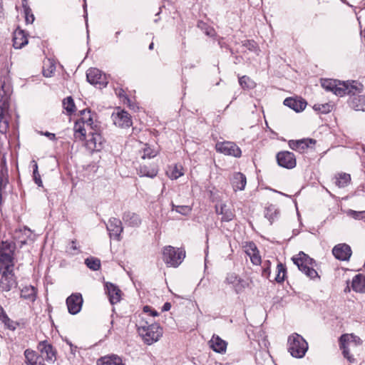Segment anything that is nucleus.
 <instances>
[{
    "label": "nucleus",
    "instance_id": "10",
    "mask_svg": "<svg viewBox=\"0 0 365 365\" xmlns=\"http://www.w3.org/2000/svg\"><path fill=\"white\" fill-rule=\"evenodd\" d=\"M111 118L114 125L120 128H128L133 124L130 115L124 110H118L114 112Z\"/></svg>",
    "mask_w": 365,
    "mask_h": 365
},
{
    "label": "nucleus",
    "instance_id": "55",
    "mask_svg": "<svg viewBox=\"0 0 365 365\" xmlns=\"http://www.w3.org/2000/svg\"><path fill=\"white\" fill-rule=\"evenodd\" d=\"M81 120L83 124L86 123L88 126H91V128H92V124L93 123V121L91 115L88 116V118H86L85 117H81Z\"/></svg>",
    "mask_w": 365,
    "mask_h": 365
},
{
    "label": "nucleus",
    "instance_id": "31",
    "mask_svg": "<svg viewBox=\"0 0 365 365\" xmlns=\"http://www.w3.org/2000/svg\"><path fill=\"white\" fill-rule=\"evenodd\" d=\"M138 174L140 176L153 178L158 174L156 166L148 167L147 165H140L138 170Z\"/></svg>",
    "mask_w": 365,
    "mask_h": 365
},
{
    "label": "nucleus",
    "instance_id": "9",
    "mask_svg": "<svg viewBox=\"0 0 365 365\" xmlns=\"http://www.w3.org/2000/svg\"><path fill=\"white\" fill-rule=\"evenodd\" d=\"M216 150L226 155L240 158L242 155L240 148L231 141L218 142L215 145Z\"/></svg>",
    "mask_w": 365,
    "mask_h": 365
},
{
    "label": "nucleus",
    "instance_id": "29",
    "mask_svg": "<svg viewBox=\"0 0 365 365\" xmlns=\"http://www.w3.org/2000/svg\"><path fill=\"white\" fill-rule=\"evenodd\" d=\"M36 289L34 286H26L21 290V297L33 302L36 300Z\"/></svg>",
    "mask_w": 365,
    "mask_h": 365
},
{
    "label": "nucleus",
    "instance_id": "8",
    "mask_svg": "<svg viewBox=\"0 0 365 365\" xmlns=\"http://www.w3.org/2000/svg\"><path fill=\"white\" fill-rule=\"evenodd\" d=\"M87 81L99 88L106 87L108 81L106 75L96 68H91L86 72Z\"/></svg>",
    "mask_w": 365,
    "mask_h": 365
},
{
    "label": "nucleus",
    "instance_id": "37",
    "mask_svg": "<svg viewBox=\"0 0 365 365\" xmlns=\"http://www.w3.org/2000/svg\"><path fill=\"white\" fill-rule=\"evenodd\" d=\"M278 214L279 212L275 208V207L274 205H270L266 208L264 216L272 223L273 220L277 217Z\"/></svg>",
    "mask_w": 365,
    "mask_h": 365
},
{
    "label": "nucleus",
    "instance_id": "23",
    "mask_svg": "<svg viewBox=\"0 0 365 365\" xmlns=\"http://www.w3.org/2000/svg\"><path fill=\"white\" fill-rule=\"evenodd\" d=\"M284 105L293 109L296 112H300L306 108L307 102L303 99L287 98L284 101Z\"/></svg>",
    "mask_w": 365,
    "mask_h": 365
},
{
    "label": "nucleus",
    "instance_id": "34",
    "mask_svg": "<svg viewBox=\"0 0 365 365\" xmlns=\"http://www.w3.org/2000/svg\"><path fill=\"white\" fill-rule=\"evenodd\" d=\"M85 264L89 269L93 271H97L101 267L100 259L93 257L86 258L85 259Z\"/></svg>",
    "mask_w": 365,
    "mask_h": 365
},
{
    "label": "nucleus",
    "instance_id": "17",
    "mask_svg": "<svg viewBox=\"0 0 365 365\" xmlns=\"http://www.w3.org/2000/svg\"><path fill=\"white\" fill-rule=\"evenodd\" d=\"M105 288L110 304H115L120 302L121 291L118 287L113 283L106 282L105 284Z\"/></svg>",
    "mask_w": 365,
    "mask_h": 365
},
{
    "label": "nucleus",
    "instance_id": "57",
    "mask_svg": "<svg viewBox=\"0 0 365 365\" xmlns=\"http://www.w3.org/2000/svg\"><path fill=\"white\" fill-rule=\"evenodd\" d=\"M43 135H44L45 136L48 137L50 140H56V135L54 133H49L48 131L45 132V133H42Z\"/></svg>",
    "mask_w": 365,
    "mask_h": 365
},
{
    "label": "nucleus",
    "instance_id": "26",
    "mask_svg": "<svg viewBox=\"0 0 365 365\" xmlns=\"http://www.w3.org/2000/svg\"><path fill=\"white\" fill-rule=\"evenodd\" d=\"M247 183V179L244 174L236 173L232 179V185L235 191L243 190Z\"/></svg>",
    "mask_w": 365,
    "mask_h": 365
},
{
    "label": "nucleus",
    "instance_id": "15",
    "mask_svg": "<svg viewBox=\"0 0 365 365\" xmlns=\"http://www.w3.org/2000/svg\"><path fill=\"white\" fill-rule=\"evenodd\" d=\"M38 349L41 356L47 361L54 362L56 359V351L53 346L46 341L39 342Z\"/></svg>",
    "mask_w": 365,
    "mask_h": 365
},
{
    "label": "nucleus",
    "instance_id": "59",
    "mask_svg": "<svg viewBox=\"0 0 365 365\" xmlns=\"http://www.w3.org/2000/svg\"><path fill=\"white\" fill-rule=\"evenodd\" d=\"M90 113H91L90 110L85 109V110H83L81 111V115H82V117H85L86 118H88V116H89Z\"/></svg>",
    "mask_w": 365,
    "mask_h": 365
},
{
    "label": "nucleus",
    "instance_id": "13",
    "mask_svg": "<svg viewBox=\"0 0 365 365\" xmlns=\"http://www.w3.org/2000/svg\"><path fill=\"white\" fill-rule=\"evenodd\" d=\"M225 282L231 284L237 294L242 292L250 285L247 280L238 277L235 273L228 274L225 279Z\"/></svg>",
    "mask_w": 365,
    "mask_h": 365
},
{
    "label": "nucleus",
    "instance_id": "45",
    "mask_svg": "<svg viewBox=\"0 0 365 365\" xmlns=\"http://www.w3.org/2000/svg\"><path fill=\"white\" fill-rule=\"evenodd\" d=\"M0 320L8 328H11V324L13 322L6 314L3 307L0 305Z\"/></svg>",
    "mask_w": 365,
    "mask_h": 365
},
{
    "label": "nucleus",
    "instance_id": "46",
    "mask_svg": "<svg viewBox=\"0 0 365 365\" xmlns=\"http://www.w3.org/2000/svg\"><path fill=\"white\" fill-rule=\"evenodd\" d=\"M74 130L76 133H79L82 138H81V140H83L86 137V129L83 127V124L82 122H76L74 125Z\"/></svg>",
    "mask_w": 365,
    "mask_h": 365
},
{
    "label": "nucleus",
    "instance_id": "30",
    "mask_svg": "<svg viewBox=\"0 0 365 365\" xmlns=\"http://www.w3.org/2000/svg\"><path fill=\"white\" fill-rule=\"evenodd\" d=\"M123 220L125 223L132 227H138L141 223L140 217L137 214L131 212H125Z\"/></svg>",
    "mask_w": 365,
    "mask_h": 365
},
{
    "label": "nucleus",
    "instance_id": "48",
    "mask_svg": "<svg viewBox=\"0 0 365 365\" xmlns=\"http://www.w3.org/2000/svg\"><path fill=\"white\" fill-rule=\"evenodd\" d=\"M252 245L254 246V248L252 249V255H251V254L249 253V255H250V259H251L252 262L254 264L257 265V264H260V262H261V257L258 253H256V251H257L256 246L254 244Z\"/></svg>",
    "mask_w": 365,
    "mask_h": 365
},
{
    "label": "nucleus",
    "instance_id": "3",
    "mask_svg": "<svg viewBox=\"0 0 365 365\" xmlns=\"http://www.w3.org/2000/svg\"><path fill=\"white\" fill-rule=\"evenodd\" d=\"M322 86L336 96H343L346 94H354L359 90L361 83L356 81L349 83V81L341 82L332 79H324L322 81Z\"/></svg>",
    "mask_w": 365,
    "mask_h": 365
},
{
    "label": "nucleus",
    "instance_id": "4",
    "mask_svg": "<svg viewBox=\"0 0 365 365\" xmlns=\"http://www.w3.org/2000/svg\"><path fill=\"white\" fill-rule=\"evenodd\" d=\"M292 261L299 269L310 279L319 277L317 272L313 267L314 259L303 252H300L297 255L294 256Z\"/></svg>",
    "mask_w": 365,
    "mask_h": 365
},
{
    "label": "nucleus",
    "instance_id": "63",
    "mask_svg": "<svg viewBox=\"0 0 365 365\" xmlns=\"http://www.w3.org/2000/svg\"><path fill=\"white\" fill-rule=\"evenodd\" d=\"M216 213L221 215V207L219 208L217 205L215 206Z\"/></svg>",
    "mask_w": 365,
    "mask_h": 365
},
{
    "label": "nucleus",
    "instance_id": "14",
    "mask_svg": "<svg viewBox=\"0 0 365 365\" xmlns=\"http://www.w3.org/2000/svg\"><path fill=\"white\" fill-rule=\"evenodd\" d=\"M332 254L339 260L348 261L352 255V250L349 245L340 243L333 247Z\"/></svg>",
    "mask_w": 365,
    "mask_h": 365
},
{
    "label": "nucleus",
    "instance_id": "5",
    "mask_svg": "<svg viewBox=\"0 0 365 365\" xmlns=\"http://www.w3.org/2000/svg\"><path fill=\"white\" fill-rule=\"evenodd\" d=\"M138 331L144 341L150 345L157 341L163 334V331L158 324L148 325V322L138 325Z\"/></svg>",
    "mask_w": 365,
    "mask_h": 365
},
{
    "label": "nucleus",
    "instance_id": "7",
    "mask_svg": "<svg viewBox=\"0 0 365 365\" xmlns=\"http://www.w3.org/2000/svg\"><path fill=\"white\" fill-rule=\"evenodd\" d=\"M163 261L170 267H178L185 257V252L182 249H175L172 246H166L163 252Z\"/></svg>",
    "mask_w": 365,
    "mask_h": 365
},
{
    "label": "nucleus",
    "instance_id": "49",
    "mask_svg": "<svg viewBox=\"0 0 365 365\" xmlns=\"http://www.w3.org/2000/svg\"><path fill=\"white\" fill-rule=\"evenodd\" d=\"M344 335H346V336H349V343L350 344V346L352 344L354 346H356L361 343V339L359 336L354 335L353 334H344Z\"/></svg>",
    "mask_w": 365,
    "mask_h": 365
},
{
    "label": "nucleus",
    "instance_id": "50",
    "mask_svg": "<svg viewBox=\"0 0 365 365\" xmlns=\"http://www.w3.org/2000/svg\"><path fill=\"white\" fill-rule=\"evenodd\" d=\"M55 70V65L50 63L48 68H45V67H43V75L46 78L51 77Z\"/></svg>",
    "mask_w": 365,
    "mask_h": 365
},
{
    "label": "nucleus",
    "instance_id": "35",
    "mask_svg": "<svg viewBox=\"0 0 365 365\" xmlns=\"http://www.w3.org/2000/svg\"><path fill=\"white\" fill-rule=\"evenodd\" d=\"M197 26L200 30L203 31L204 33L208 36L213 37L216 35L215 29L212 27L208 26L206 23H205L202 21H199L197 22Z\"/></svg>",
    "mask_w": 365,
    "mask_h": 365
},
{
    "label": "nucleus",
    "instance_id": "60",
    "mask_svg": "<svg viewBox=\"0 0 365 365\" xmlns=\"http://www.w3.org/2000/svg\"><path fill=\"white\" fill-rule=\"evenodd\" d=\"M70 249L73 250V251H76L78 250L77 247H76V240H72L71 242V247H70Z\"/></svg>",
    "mask_w": 365,
    "mask_h": 365
},
{
    "label": "nucleus",
    "instance_id": "62",
    "mask_svg": "<svg viewBox=\"0 0 365 365\" xmlns=\"http://www.w3.org/2000/svg\"><path fill=\"white\" fill-rule=\"evenodd\" d=\"M144 312H150L151 308L149 306H145L143 307Z\"/></svg>",
    "mask_w": 365,
    "mask_h": 365
},
{
    "label": "nucleus",
    "instance_id": "19",
    "mask_svg": "<svg viewBox=\"0 0 365 365\" xmlns=\"http://www.w3.org/2000/svg\"><path fill=\"white\" fill-rule=\"evenodd\" d=\"M349 337L346 335H341L339 338V348L342 350V354L350 363H354L355 359L350 354V344L349 343Z\"/></svg>",
    "mask_w": 365,
    "mask_h": 365
},
{
    "label": "nucleus",
    "instance_id": "2",
    "mask_svg": "<svg viewBox=\"0 0 365 365\" xmlns=\"http://www.w3.org/2000/svg\"><path fill=\"white\" fill-rule=\"evenodd\" d=\"M11 93V86L6 80L0 78V133L4 134L9 128L6 117L9 107V96Z\"/></svg>",
    "mask_w": 365,
    "mask_h": 365
},
{
    "label": "nucleus",
    "instance_id": "38",
    "mask_svg": "<svg viewBox=\"0 0 365 365\" xmlns=\"http://www.w3.org/2000/svg\"><path fill=\"white\" fill-rule=\"evenodd\" d=\"M63 106L64 109L67 111L68 114H71L75 110V104L73 98L69 96L65 98L63 101Z\"/></svg>",
    "mask_w": 365,
    "mask_h": 365
},
{
    "label": "nucleus",
    "instance_id": "12",
    "mask_svg": "<svg viewBox=\"0 0 365 365\" xmlns=\"http://www.w3.org/2000/svg\"><path fill=\"white\" fill-rule=\"evenodd\" d=\"M83 297L80 293L72 294L66 299V305L71 314H78L82 308Z\"/></svg>",
    "mask_w": 365,
    "mask_h": 365
},
{
    "label": "nucleus",
    "instance_id": "24",
    "mask_svg": "<svg viewBox=\"0 0 365 365\" xmlns=\"http://www.w3.org/2000/svg\"><path fill=\"white\" fill-rule=\"evenodd\" d=\"M28 43V38L25 32L21 29H16L14 32L13 46L15 48H21Z\"/></svg>",
    "mask_w": 365,
    "mask_h": 365
},
{
    "label": "nucleus",
    "instance_id": "44",
    "mask_svg": "<svg viewBox=\"0 0 365 365\" xmlns=\"http://www.w3.org/2000/svg\"><path fill=\"white\" fill-rule=\"evenodd\" d=\"M156 155H157V152L155 150L152 149L147 145H145V148L143 149V151H142L141 158L143 159H145L147 158H154L155 156H156Z\"/></svg>",
    "mask_w": 365,
    "mask_h": 365
},
{
    "label": "nucleus",
    "instance_id": "58",
    "mask_svg": "<svg viewBox=\"0 0 365 365\" xmlns=\"http://www.w3.org/2000/svg\"><path fill=\"white\" fill-rule=\"evenodd\" d=\"M170 308H171V304H170V303H169V302H165V303L163 304V307H162V310H163V312H167V311H169V310L170 309Z\"/></svg>",
    "mask_w": 365,
    "mask_h": 365
},
{
    "label": "nucleus",
    "instance_id": "28",
    "mask_svg": "<svg viewBox=\"0 0 365 365\" xmlns=\"http://www.w3.org/2000/svg\"><path fill=\"white\" fill-rule=\"evenodd\" d=\"M351 287L356 292L365 293V276L358 274L354 277Z\"/></svg>",
    "mask_w": 365,
    "mask_h": 365
},
{
    "label": "nucleus",
    "instance_id": "20",
    "mask_svg": "<svg viewBox=\"0 0 365 365\" xmlns=\"http://www.w3.org/2000/svg\"><path fill=\"white\" fill-rule=\"evenodd\" d=\"M361 87V85L358 91L354 94H351L353 96L349 101V106L356 110L365 111V96H356V93L360 91Z\"/></svg>",
    "mask_w": 365,
    "mask_h": 365
},
{
    "label": "nucleus",
    "instance_id": "42",
    "mask_svg": "<svg viewBox=\"0 0 365 365\" xmlns=\"http://www.w3.org/2000/svg\"><path fill=\"white\" fill-rule=\"evenodd\" d=\"M239 83L242 88H252L255 87V83L247 76H243L239 78Z\"/></svg>",
    "mask_w": 365,
    "mask_h": 365
},
{
    "label": "nucleus",
    "instance_id": "21",
    "mask_svg": "<svg viewBox=\"0 0 365 365\" xmlns=\"http://www.w3.org/2000/svg\"><path fill=\"white\" fill-rule=\"evenodd\" d=\"M210 346L212 350L217 353H224L227 349V342L222 339L219 336L213 335L209 341Z\"/></svg>",
    "mask_w": 365,
    "mask_h": 365
},
{
    "label": "nucleus",
    "instance_id": "18",
    "mask_svg": "<svg viewBox=\"0 0 365 365\" xmlns=\"http://www.w3.org/2000/svg\"><path fill=\"white\" fill-rule=\"evenodd\" d=\"M316 140L311 138L301 139L298 140H289V146L294 150L302 153L305 149L314 145Z\"/></svg>",
    "mask_w": 365,
    "mask_h": 365
},
{
    "label": "nucleus",
    "instance_id": "32",
    "mask_svg": "<svg viewBox=\"0 0 365 365\" xmlns=\"http://www.w3.org/2000/svg\"><path fill=\"white\" fill-rule=\"evenodd\" d=\"M334 184L339 188L347 186L351 180V176L347 173H339L334 178Z\"/></svg>",
    "mask_w": 365,
    "mask_h": 365
},
{
    "label": "nucleus",
    "instance_id": "6",
    "mask_svg": "<svg viewBox=\"0 0 365 365\" xmlns=\"http://www.w3.org/2000/svg\"><path fill=\"white\" fill-rule=\"evenodd\" d=\"M288 344L289 353L295 358H302L308 349L307 342L298 334H294L289 337Z\"/></svg>",
    "mask_w": 365,
    "mask_h": 365
},
{
    "label": "nucleus",
    "instance_id": "27",
    "mask_svg": "<svg viewBox=\"0 0 365 365\" xmlns=\"http://www.w3.org/2000/svg\"><path fill=\"white\" fill-rule=\"evenodd\" d=\"M26 361L29 365H45L43 363V357L36 356L34 351L26 349L24 351Z\"/></svg>",
    "mask_w": 365,
    "mask_h": 365
},
{
    "label": "nucleus",
    "instance_id": "51",
    "mask_svg": "<svg viewBox=\"0 0 365 365\" xmlns=\"http://www.w3.org/2000/svg\"><path fill=\"white\" fill-rule=\"evenodd\" d=\"M270 262L269 261L265 262L264 267L262 269V276L266 278H269L270 275V268H269Z\"/></svg>",
    "mask_w": 365,
    "mask_h": 365
},
{
    "label": "nucleus",
    "instance_id": "54",
    "mask_svg": "<svg viewBox=\"0 0 365 365\" xmlns=\"http://www.w3.org/2000/svg\"><path fill=\"white\" fill-rule=\"evenodd\" d=\"M25 14V20L27 24H32L35 19L34 14H32V11H31V13H26L24 12Z\"/></svg>",
    "mask_w": 365,
    "mask_h": 365
},
{
    "label": "nucleus",
    "instance_id": "36",
    "mask_svg": "<svg viewBox=\"0 0 365 365\" xmlns=\"http://www.w3.org/2000/svg\"><path fill=\"white\" fill-rule=\"evenodd\" d=\"M221 215H222V221L223 222H230L235 217L234 212L227 209L226 205H221Z\"/></svg>",
    "mask_w": 365,
    "mask_h": 365
},
{
    "label": "nucleus",
    "instance_id": "56",
    "mask_svg": "<svg viewBox=\"0 0 365 365\" xmlns=\"http://www.w3.org/2000/svg\"><path fill=\"white\" fill-rule=\"evenodd\" d=\"M22 7L24 9V12L31 13V8L28 4V0H22Z\"/></svg>",
    "mask_w": 365,
    "mask_h": 365
},
{
    "label": "nucleus",
    "instance_id": "33",
    "mask_svg": "<svg viewBox=\"0 0 365 365\" xmlns=\"http://www.w3.org/2000/svg\"><path fill=\"white\" fill-rule=\"evenodd\" d=\"M182 170L183 168L181 165H175L170 168L169 170L167 171V174L170 178L176 180L184 175Z\"/></svg>",
    "mask_w": 365,
    "mask_h": 365
},
{
    "label": "nucleus",
    "instance_id": "40",
    "mask_svg": "<svg viewBox=\"0 0 365 365\" xmlns=\"http://www.w3.org/2000/svg\"><path fill=\"white\" fill-rule=\"evenodd\" d=\"M277 274L274 278L277 282L281 283L284 280L286 274L285 267L282 264L279 263L277 266Z\"/></svg>",
    "mask_w": 365,
    "mask_h": 365
},
{
    "label": "nucleus",
    "instance_id": "64",
    "mask_svg": "<svg viewBox=\"0 0 365 365\" xmlns=\"http://www.w3.org/2000/svg\"><path fill=\"white\" fill-rule=\"evenodd\" d=\"M150 314H151L152 316H153V317H155V316H158V313L156 311H155V310H152V309H151V311H150Z\"/></svg>",
    "mask_w": 365,
    "mask_h": 365
},
{
    "label": "nucleus",
    "instance_id": "41",
    "mask_svg": "<svg viewBox=\"0 0 365 365\" xmlns=\"http://www.w3.org/2000/svg\"><path fill=\"white\" fill-rule=\"evenodd\" d=\"M172 210H175L177 212L182 215H187L191 212V208L187 205H175L173 202L171 203Z\"/></svg>",
    "mask_w": 365,
    "mask_h": 365
},
{
    "label": "nucleus",
    "instance_id": "11",
    "mask_svg": "<svg viewBox=\"0 0 365 365\" xmlns=\"http://www.w3.org/2000/svg\"><path fill=\"white\" fill-rule=\"evenodd\" d=\"M277 163L279 166L292 169L296 167V157L293 153L289 151H280L276 155Z\"/></svg>",
    "mask_w": 365,
    "mask_h": 365
},
{
    "label": "nucleus",
    "instance_id": "53",
    "mask_svg": "<svg viewBox=\"0 0 365 365\" xmlns=\"http://www.w3.org/2000/svg\"><path fill=\"white\" fill-rule=\"evenodd\" d=\"M33 178H34L35 183L38 186H39V187L43 186V182H42L41 175L38 172L33 173Z\"/></svg>",
    "mask_w": 365,
    "mask_h": 365
},
{
    "label": "nucleus",
    "instance_id": "16",
    "mask_svg": "<svg viewBox=\"0 0 365 365\" xmlns=\"http://www.w3.org/2000/svg\"><path fill=\"white\" fill-rule=\"evenodd\" d=\"M107 230L109 232L110 236L115 237L120 240V233L123 232V227L121 221L118 218H110L106 225Z\"/></svg>",
    "mask_w": 365,
    "mask_h": 365
},
{
    "label": "nucleus",
    "instance_id": "43",
    "mask_svg": "<svg viewBox=\"0 0 365 365\" xmlns=\"http://www.w3.org/2000/svg\"><path fill=\"white\" fill-rule=\"evenodd\" d=\"M313 108L322 113H328L331 110L332 105L330 103L315 104Z\"/></svg>",
    "mask_w": 365,
    "mask_h": 365
},
{
    "label": "nucleus",
    "instance_id": "47",
    "mask_svg": "<svg viewBox=\"0 0 365 365\" xmlns=\"http://www.w3.org/2000/svg\"><path fill=\"white\" fill-rule=\"evenodd\" d=\"M347 215L355 220H362L365 218V210L364 211H355L349 210L347 212Z\"/></svg>",
    "mask_w": 365,
    "mask_h": 365
},
{
    "label": "nucleus",
    "instance_id": "61",
    "mask_svg": "<svg viewBox=\"0 0 365 365\" xmlns=\"http://www.w3.org/2000/svg\"><path fill=\"white\" fill-rule=\"evenodd\" d=\"M31 163L34 164V165H33V168H34L33 173L38 172L37 163L35 160H32Z\"/></svg>",
    "mask_w": 365,
    "mask_h": 365
},
{
    "label": "nucleus",
    "instance_id": "22",
    "mask_svg": "<svg viewBox=\"0 0 365 365\" xmlns=\"http://www.w3.org/2000/svg\"><path fill=\"white\" fill-rule=\"evenodd\" d=\"M91 138L88 140V145L96 150H101L103 148L104 139L96 130L91 132Z\"/></svg>",
    "mask_w": 365,
    "mask_h": 365
},
{
    "label": "nucleus",
    "instance_id": "25",
    "mask_svg": "<svg viewBox=\"0 0 365 365\" xmlns=\"http://www.w3.org/2000/svg\"><path fill=\"white\" fill-rule=\"evenodd\" d=\"M97 365H125L122 359L117 355H108L97 361Z\"/></svg>",
    "mask_w": 365,
    "mask_h": 365
},
{
    "label": "nucleus",
    "instance_id": "52",
    "mask_svg": "<svg viewBox=\"0 0 365 365\" xmlns=\"http://www.w3.org/2000/svg\"><path fill=\"white\" fill-rule=\"evenodd\" d=\"M242 45L250 51H253L256 48V43L253 40H246Z\"/></svg>",
    "mask_w": 365,
    "mask_h": 365
},
{
    "label": "nucleus",
    "instance_id": "1",
    "mask_svg": "<svg viewBox=\"0 0 365 365\" xmlns=\"http://www.w3.org/2000/svg\"><path fill=\"white\" fill-rule=\"evenodd\" d=\"M16 246L11 241H1L0 243V290L9 292L16 287L18 282L14 272V252Z\"/></svg>",
    "mask_w": 365,
    "mask_h": 365
},
{
    "label": "nucleus",
    "instance_id": "39",
    "mask_svg": "<svg viewBox=\"0 0 365 365\" xmlns=\"http://www.w3.org/2000/svg\"><path fill=\"white\" fill-rule=\"evenodd\" d=\"M9 182L6 173L1 170L0 173V203L2 200V195L5 192L6 187Z\"/></svg>",
    "mask_w": 365,
    "mask_h": 365
}]
</instances>
